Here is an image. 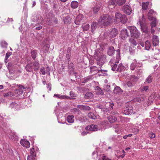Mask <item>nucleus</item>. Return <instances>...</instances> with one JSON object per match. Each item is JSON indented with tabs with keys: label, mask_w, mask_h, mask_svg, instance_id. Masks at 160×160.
Segmentation results:
<instances>
[{
	"label": "nucleus",
	"mask_w": 160,
	"mask_h": 160,
	"mask_svg": "<svg viewBox=\"0 0 160 160\" xmlns=\"http://www.w3.org/2000/svg\"><path fill=\"white\" fill-rule=\"evenodd\" d=\"M94 58L97 61V64H98L99 66H102L106 61V56L99 52H97L94 54Z\"/></svg>",
	"instance_id": "1"
},
{
	"label": "nucleus",
	"mask_w": 160,
	"mask_h": 160,
	"mask_svg": "<svg viewBox=\"0 0 160 160\" xmlns=\"http://www.w3.org/2000/svg\"><path fill=\"white\" fill-rule=\"evenodd\" d=\"M111 20L112 18L110 16L108 15H104L100 18L98 22L104 26H107L110 24Z\"/></svg>",
	"instance_id": "2"
},
{
	"label": "nucleus",
	"mask_w": 160,
	"mask_h": 160,
	"mask_svg": "<svg viewBox=\"0 0 160 160\" xmlns=\"http://www.w3.org/2000/svg\"><path fill=\"white\" fill-rule=\"evenodd\" d=\"M138 78V77L134 75H131L129 79V80L127 83L128 87L131 88L135 85L137 82Z\"/></svg>",
	"instance_id": "3"
},
{
	"label": "nucleus",
	"mask_w": 160,
	"mask_h": 160,
	"mask_svg": "<svg viewBox=\"0 0 160 160\" xmlns=\"http://www.w3.org/2000/svg\"><path fill=\"white\" fill-rule=\"evenodd\" d=\"M128 28L131 33V37L136 38H139L140 33L136 27L132 26L129 27Z\"/></svg>",
	"instance_id": "4"
},
{
	"label": "nucleus",
	"mask_w": 160,
	"mask_h": 160,
	"mask_svg": "<svg viewBox=\"0 0 160 160\" xmlns=\"http://www.w3.org/2000/svg\"><path fill=\"white\" fill-rule=\"evenodd\" d=\"M32 20L34 22L41 24L42 22L43 18L40 15L35 13L33 15Z\"/></svg>",
	"instance_id": "5"
},
{
	"label": "nucleus",
	"mask_w": 160,
	"mask_h": 160,
	"mask_svg": "<svg viewBox=\"0 0 160 160\" xmlns=\"http://www.w3.org/2000/svg\"><path fill=\"white\" fill-rule=\"evenodd\" d=\"M85 129L87 130L90 131L92 132H95L100 130L101 128L97 125L91 124L88 125L86 127Z\"/></svg>",
	"instance_id": "6"
},
{
	"label": "nucleus",
	"mask_w": 160,
	"mask_h": 160,
	"mask_svg": "<svg viewBox=\"0 0 160 160\" xmlns=\"http://www.w3.org/2000/svg\"><path fill=\"white\" fill-rule=\"evenodd\" d=\"M133 112V108L131 105L126 106L125 109L122 110V112L126 115H131Z\"/></svg>",
	"instance_id": "7"
},
{
	"label": "nucleus",
	"mask_w": 160,
	"mask_h": 160,
	"mask_svg": "<svg viewBox=\"0 0 160 160\" xmlns=\"http://www.w3.org/2000/svg\"><path fill=\"white\" fill-rule=\"evenodd\" d=\"M129 33L128 30L126 29H122L121 30L120 37L122 39L125 40L129 36Z\"/></svg>",
	"instance_id": "8"
},
{
	"label": "nucleus",
	"mask_w": 160,
	"mask_h": 160,
	"mask_svg": "<svg viewBox=\"0 0 160 160\" xmlns=\"http://www.w3.org/2000/svg\"><path fill=\"white\" fill-rule=\"evenodd\" d=\"M122 10L125 13L128 15L131 14L132 12L131 7L128 5H126L123 6Z\"/></svg>",
	"instance_id": "9"
},
{
	"label": "nucleus",
	"mask_w": 160,
	"mask_h": 160,
	"mask_svg": "<svg viewBox=\"0 0 160 160\" xmlns=\"http://www.w3.org/2000/svg\"><path fill=\"white\" fill-rule=\"evenodd\" d=\"M83 18V15L82 14H79L77 17L75 21V23L76 25H79L81 22H83L84 21Z\"/></svg>",
	"instance_id": "10"
},
{
	"label": "nucleus",
	"mask_w": 160,
	"mask_h": 160,
	"mask_svg": "<svg viewBox=\"0 0 160 160\" xmlns=\"http://www.w3.org/2000/svg\"><path fill=\"white\" fill-rule=\"evenodd\" d=\"M10 108L15 110H18L20 108V105L19 103H16L15 102H12L10 104Z\"/></svg>",
	"instance_id": "11"
},
{
	"label": "nucleus",
	"mask_w": 160,
	"mask_h": 160,
	"mask_svg": "<svg viewBox=\"0 0 160 160\" xmlns=\"http://www.w3.org/2000/svg\"><path fill=\"white\" fill-rule=\"evenodd\" d=\"M140 26L141 29H142L143 27H144L146 25L145 23V18L143 15L142 16L141 18H139V21L138 22V23Z\"/></svg>",
	"instance_id": "12"
},
{
	"label": "nucleus",
	"mask_w": 160,
	"mask_h": 160,
	"mask_svg": "<svg viewBox=\"0 0 160 160\" xmlns=\"http://www.w3.org/2000/svg\"><path fill=\"white\" fill-rule=\"evenodd\" d=\"M20 143L22 146L26 148H28L30 147V143L26 139H21Z\"/></svg>",
	"instance_id": "13"
},
{
	"label": "nucleus",
	"mask_w": 160,
	"mask_h": 160,
	"mask_svg": "<svg viewBox=\"0 0 160 160\" xmlns=\"http://www.w3.org/2000/svg\"><path fill=\"white\" fill-rule=\"evenodd\" d=\"M118 31L117 29L113 28L111 31H110L109 34L110 37L111 38H113L116 37L118 34Z\"/></svg>",
	"instance_id": "14"
},
{
	"label": "nucleus",
	"mask_w": 160,
	"mask_h": 160,
	"mask_svg": "<svg viewBox=\"0 0 160 160\" xmlns=\"http://www.w3.org/2000/svg\"><path fill=\"white\" fill-rule=\"evenodd\" d=\"M134 99L137 102H140L144 101L145 99V97L143 94H140Z\"/></svg>",
	"instance_id": "15"
},
{
	"label": "nucleus",
	"mask_w": 160,
	"mask_h": 160,
	"mask_svg": "<svg viewBox=\"0 0 160 160\" xmlns=\"http://www.w3.org/2000/svg\"><path fill=\"white\" fill-rule=\"evenodd\" d=\"M15 71H7L6 75L8 77L10 78H13L15 76Z\"/></svg>",
	"instance_id": "16"
},
{
	"label": "nucleus",
	"mask_w": 160,
	"mask_h": 160,
	"mask_svg": "<svg viewBox=\"0 0 160 160\" xmlns=\"http://www.w3.org/2000/svg\"><path fill=\"white\" fill-rule=\"evenodd\" d=\"M152 43L154 46L158 45L159 43L158 37L157 36L154 35L152 38Z\"/></svg>",
	"instance_id": "17"
},
{
	"label": "nucleus",
	"mask_w": 160,
	"mask_h": 160,
	"mask_svg": "<svg viewBox=\"0 0 160 160\" xmlns=\"http://www.w3.org/2000/svg\"><path fill=\"white\" fill-rule=\"evenodd\" d=\"M123 92L119 87L116 86L115 87L113 92L116 94H121Z\"/></svg>",
	"instance_id": "18"
},
{
	"label": "nucleus",
	"mask_w": 160,
	"mask_h": 160,
	"mask_svg": "<svg viewBox=\"0 0 160 160\" xmlns=\"http://www.w3.org/2000/svg\"><path fill=\"white\" fill-rule=\"evenodd\" d=\"M154 14V12L152 9L150 10L148 13V18L150 20H152L154 18H153V14Z\"/></svg>",
	"instance_id": "19"
},
{
	"label": "nucleus",
	"mask_w": 160,
	"mask_h": 160,
	"mask_svg": "<svg viewBox=\"0 0 160 160\" xmlns=\"http://www.w3.org/2000/svg\"><path fill=\"white\" fill-rule=\"evenodd\" d=\"M114 51L115 50L114 47L112 46H110L108 48L107 53L109 55L112 56L114 54Z\"/></svg>",
	"instance_id": "20"
},
{
	"label": "nucleus",
	"mask_w": 160,
	"mask_h": 160,
	"mask_svg": "<svg viewBox=\"0 0 160 160\" xmlns=\"http://www.w3.org/2000/svg\"><path fill=\"white\" fill-rule=\"evenodd\" d=\"M18 87L19 88L16 89V91H18V95H19L20 94H22L23 92V91L22 89H25L26 88V87L25 88L22 85H19Z\"/></svg>",
	"instance_id": "21"
},
{
	"label": "nucleus",
	"mask_w": 160,
	"mask_h": 160,
	"mask_svg": "<svg viewBox=\"0 0 160 160\" xmlns=\"http://www.w3.org/2000/svg\"><path fill=\"white\" fill-rule=\"evenodd\" d=\"M63 20L65 24H68L71 22V18L69 15H67L63 17Z\"/></svg>",
	"instance_id": "22"
},
{
	"label": "nucleus",
	"mask_w": 160,
	"mask_h": 160,
	"mask_svg": "<svg viewBox=\"0 0 160 160\" xmlns=\"http://www.w3.org/2000/svg\"><path fill=\"white\" fill-rule=\"evenodd\" d=\"M78 6V2L76 1H73L71 2V7L73 9L76 8Z\"/></svg>",
	"instance_id": "23"
},
{
	"label": "nucleus",
	"mask_w": 160,
	"mask_h": 160,
	"mask_svg": "<svg viewBox=\"0 0 160 160\" xmlns=\"http://www.w3.org/2000/svg\"><path fill=\"white\" fill-rule=\"evenodd\" d=\"M74 116L73 115H69L67 117V120L69 123H73L74 122Z\"/></svg>",
	"instance_id": "24"
},
{
	"label": "nucleus",
	"mask_w": 160,
	"mask_h": 160,
	"mask_svg": "<svg viewBox=\"0 0 160 160\" xmlns=\"http://www.w3.org/2000/svg\"><path fill=\"white\" fill-rule=\"evenodd\" d=\"M82 28L84 31H87L89 29L90 26L88 24L84 23L82 25Z\"/></svg>",
	"instance_id": "25"
},
{
	"label": "nucleus",
	"mask_w": 160,
	"mask_h": 160,
	"mask_svg": "<svg viewBox=\"0 0 160 160\" xmlns=\"http://www.w3.org/2000/svg\"><path fill=\"white\" fill-rule=\"evenodd\" d=\"M108 118L109 122L111 123H113L117 120L116 117L112 116H109L108 117Z\"/></svg>",
	"instance_id": "26"
},
{
	"label": "nucleus",
	"mask_w": 160,
	"mask_h": 160,
	"mask_svg": "<svg viewBox=\"0 0 160 160\" xmlns=\"http://www.w3.org/2000/svg\"><path fill=\"white\" fill-rule=\"evenodd\" d=\"M13 21V20L12 18H2V20L1 22H2L3 23H9L12 22Z\"/></svg>",
	"instance_id": "27"
},
{
	"label": "nucleus",
	"mask_w": 160,
	"mask_h": 160,
	"mask_svg": "<svg viewBox=\"0 0 160 160\" xmlns=\"http://www.w3.org/2000/svg\"><path fill=\"white\" fill-rule=\"evenodd\" d=\"M93 97V94L92 93L88 92L85 94L84 97L86 99H89L92 98Z\"/></svg>",
	"instance_id": "28"
},
{
	"label": "nucleus",
	"mask_w": 160,
	"mask_h": 160,
	"mask_svg": "<svg viewBox=\"0 0 160 160\" xmlns=\"http://www.w3.org/2000/svg\"><path fill=\"white\" fill-rule=\"evenodd\" d=\"M129 42L132 44V46L134 47L136 46L137 44V43L136 40L133 38H131L129 39Z\"/></svg>",
	"instance_id": "29"
},
{
	"label": "nucleus",
	"mask_w": 160,
	"mask_h": 160,
	"mask_svg": "<svg viewBox=\"0 0 160 160\" xmlns=\"http://www.w3.org/2000/svg\"><path fill=\"white\" fill-rule=\"evenodd\" d=\"M97 27V23L96 22H93L91 25L92 32L94 31Z\"/></svg>",
	"instance_id": "30"
},
{
	"label": "nucleus",
	"mask_w": 160,
	"mask_h": 160,
	"mask_svg": "<svg viewBox=\"0 0 160 160\" xmlns=\"http://www.w3.org/2000/svg\"><path fill=\"white\" fill-rule=\"evenodd\" d=\"M30 156H33L35 157H36V152L35 149L33 148H32L30 149Z\"/></svg>",
	"instance_id": "31"
},
{
	"label": "nucleus",
	"mask_w": 160,
	"mask_h": 160,
	"mask_svg": "<svg viewBox=\"0 0 160 160\" xmlns=\"http://www.w3.org/2000/svg\"><path fill=\"white\" fill-rule=\"evenodd\" d=\"M88 116L91 119H95L97 118V116L92 112H89L88 114Z\"/></svg>",
	"instance_id": "32"
},
{
	"label": "nucleus",
	"mask_w": 160,
	"mask_h": 160,
	"mask_svg": "<svg viewBox=\"0 0 160 160\" xmlns=\"http://www.w3.org/2000/svg\"><path fill=\"white\" fill-rule=\"evenodd\" d=\"M151 47L150 42L148 41H146L145 42V49L147 50H149Z\"/></svg>",
	"instance_id": "33"
},
{
	"label": "nucleus",
	"mask_w": 160,
	"mask_h": 160,
	"mask_svg": "<svg viewBox=\"0 0 160 160\" xmlns=\"http://www.w3.org/2000/svg\"><path fill=\"white\" fill-rule=\"evenodd\" d=\"M78 91L81 92H86L88 91V89L86 88L82 87H78L77 88Z\"/></svg>",
	"instance_id": "34"
},
{
	"label": "nucleus",
	"mask_w": 160,
	"mask_h": 160,
	"mask_svg": "<svg viewBox=\"0 0 160 160\" xmlns=\"http://www.w3.org/2000/svg\"><path fill=\"white\" fill-rule=\"evenodd\" d=\"M3 95L4 97H7L9 96L11 97L12 96H15L12 93V92H7L4 93L3 94Z\"/></svg>",
	"instance_id": "35"
},
{
	"label": "nucleus",
	"mask_w": 160,
	"mask_h": 160,
	"mask_svg": "<svg viewBox=\"0 0 160 160\" xmlns=\"http://www.w3.org/2000/svg\"><path fill=\"white\" fill-rule=\"evenodd\" d=\"M148 2L142 3V9L144 10H146L148 8Z\"/></svg>",
	"instance_id": "36"
},
{
	"label": "nucleus",
	"mask_w": 160,
	"mask_h": 160,
	"mask_svg": "<svg viewBox=\"0 0 160 160\" xmlns=\"http://www.w3.org/2000/svg\"><path fill=\"white\" fill-rule=\"evenodd\" d=\"M98 75L99 76H105L107 75V74L106 73L107 71H98Z\"/></svg>",
	"instance_id": "37"
},
{
	"label": "nucleus",
	"mask_w": 160,
	"mask_h": 160,
	"mask_svg": "<svg viewBox=\"0 0 160 160\" xmlns=\"http://www.w3.org/2000/svg\"><path fill=\"white\" fill-rule=\"evenodd\" d=\"M127 19L126 17V15H122L121 18L120 20L121 21V22L122 23H125L127 21Z\"/></svg>",
	"instance_id": "38"
},
{
	"label": "nucleus",
	"mask_w": 160,
	"mask_h": 160,
	"mask_svg": "<svg viewBox=\"0 0 160 160\" xmlns=\"http://www.w3.org/2000/svg\"><path fill=\"white\" fill-rule=\"evenodd\" d=\"M34 66V69L35 70H38L39 68V64L38 62L37 61H35L34 62V63L33 64Z\"/></svg>",
	"instance_id": "39"
},
{
	"label": "nucleus",
	"mask_w": 160,
	"mask_h": 160,
	"mask_svg": "<svg viewBox=\"0 0 160 160\" xmlns=\"http://www.w3.org/2000/svg\"><path fill=\"white\" fill-rule=\"evenodd\" d=\"M72 112L74 114H79L81 113L80 111L78 109L74 108L72 110Z\"/></svg>",
	"instance_id": "40"
},
{
	"label": "nucleus",
	"mask_w": 160,
	"mask_h": 160,
	"mask_svg": "<svg viewBox=\"0 0 160 160\" xmlns=\"http://www.w3.org/2000/svg\"><path fill=\"white\" fill-rule=\"evenodd\" d=\"M31 56L32 58L35 59L37 57V52L36 50H33L31 52Z\"/></svg>",
	"instance_id": "41"
},
{
	"label": "nucleus",
	"mask_w": 160,
	"mask_h": 160,
	"mask_svg": "<svg viewBox=\"0 0 160 160\" xmlns=\"http://www.w3.org/2000/svg\"><path fill=\"white\" fill-rule=\"evenodd\" d=\"M126 68H125L122 64V63H120L118 65V68L117 70H125Z\"/></svg>",
	"instance_id": "42"
},
{
	"label": "nucleus",
	"mask_w": 160,
	"mask_h": 160,
	"mask_svg": "<svg viewBox=\"0 0 160 160\" xmlns=\"http://www.w3.org/2000/svg\"><path fill=\"white\" fill-rule=\"evenodd\" d=\"M104 89L107 92H111L110 86L109 85H105L104 87Z\"/></svg>",
	"instance_id": "43"
},
{
	"label": "nucleus",
	"mask_w": 160,
	"mask_h": 160,
	"mask_svg": "<svg viewBox=\"0 0 160 160\" xmlns=\"http://www.w3.org/2000/svg\"><path fill=\"white\" fill-rule=\"evenodd\" d=\"M126 2V0H118L117 4L119 6H121L124 4Z\"/></svg>",
	"instance_id": "44"
},
{
	"label": "nucleus",
	"mask_w": 160,
	"mask_h": 160,
	"mask_svg": "<svg viewBox=\"0 0 160 160\" xmlns=\"http://www.w3.org/2000/svg\"><path fill=\"white\" fill-rule=\"evenodd\" d=\"M122 15L119 12H116L115 14V18L116 19H120Z\"/></svg>",
	"instance_id": "45"
},
{
	"label": "nucleus",
	"mask_w": 160,
	"mask_h": 160,
	"mask_svg": "<svg viewBox=\"0 0 160 160\" xmlns=\"http://www.w3.org/2000/svg\"><path fill=\"white\" fill-rule=\"evenodd\" d=\"M10 138L13 141H16L18 138V137L15 134L10 136Z\"/></svg>",
	"instance_id": "46"
},
{
	"label": "nucleus",
	"mask_w": 160,
	"mask_h": 160,
	"mask_svg": "<svg viewBox=\"0 0 160 160\" xmlns=\"http://www.w3.org/2000/svg\"><path fill=\"white\" fill-rule=\"evenodd\" d=\"M153 21L152 22L151 25V27H155L156 26V20L155 18H154L153 19Z\"/></svg>",
	"instance_id": "47"
},
{
	"label": "nucleus",
	"mask_w": 160,
	"mask_h": 160,
	"mask_svg": "<svg viewBox=\"0 0 160 160\" xmlns=\"http://www.w3.org/2000/svg\"><path fill=\"white\" fill-rule=\"evenodd\" d=\"M121 59L120 54H116V58L115 63H118L119 60Z\"/></svg>",
	"instance_id": "48"
},
{
	"label": "nucleus",
	"mask_w": 160,
	"mask_h": 160,
	"mask_svg": "<svg viewBox=\"0 0 160 160\" xmlns=\"http://www.w3.org/2000/svg\"><path fill=\"white\" fill-rule=\"evenodd\" d=\"M50 4H53V8H56V5L57 4L56 3V2L55 0H49Z\"/></svg>",
	"instance_id": "49"
},
{
	"label": "nucleus",
	"mask_w": 160,
	"mask_h": 160,
	"mask_svg": "<svg viewBox=\"0 0 160 160\" xmlns=\"http://www.w3.org/2000/svg\"><path fill=\"white\" fill-rule=\"evenodd\" d=\"M152 76L150 75L146 79V82L148 83H150L152 82Z\"/></svg>",
	"instance_id": "50"
},
{
	"label": "nucleus",
	"mask_w": 160,
	"mask_h": 160,
	"mask_svg": "<svg viewBox=\"0 0 160 160\" xmlns=\"http://www.w3.org/2000/svg\"><path fill=\"white\" fill-rule=\"evenodd\" d=\"M91 79V78L87 77L82 81V83H85L87 82L88 81H90Z\"/></svg>",
	"instance_id": "51"
},
{
	"label": "nucleus",
	"mask_w": 160,
	"mask_h": 160,
	"mask_svg": "<svg viewBox=\"0 0 160 160\" xmlns=\"http://www.w3.org/2000/svg\"><path fill=\"white\" fill-rule=\"evenodd\" d=\"M91 110V108L88 106L83 105V110L85 111H89Z\"/></svg>",
	"instance_id": "52"
},
{
	"label": "nucleus",
	"mask_w": 160,
	"mask_h": 160,
	"mask_svg": "<svg viewBox=\"0 0 160 160\" xmlns=\"http://www.w3.org/2000/svg\"><path fill=\"white\" fill-rule=\"evenodd\" d=\"M60 98V99H71V98H70V97H69V96H66V95H61Z\"/></svg>",
	"instance_id": "53"
},
{
	"label": "nucleus",
	"mask_w": 160,
	"mask_h": 160,
	"mask_svg": "<svg viewBox=\"0 0 160 160\" xmlns=\"http://www.w3.org/2000/svg\"><path fill=\"white\" fill-rule=\"evenodd\" d=\"M100 9V8L99 7H95L93 8V12L94 13H96Z\"/></svg>",
	"instance_id": "54"
},
{
	"label": "nucleus",
	"mask_w": 160,
	"mask_h": 160,
	"mask_svg": "<svg viewBox=\"0 0 160 160\" xmlns=\"http://www.w3.org/2000/svg\"><path fill=\"white\" fill-rule=\"evenodd\" d=\"M136 63H134V62L132 63L131 64L130 68L131 70H134L135 69H136V66L135 65Z\"/></svg>",
	"instance_id": "55"
},
{
	"label": "nucleus",
	"mask_w": 160,
	"mask_h": 160,
	"mask_svg": "<svg viewBox=\"0 0 160 160\" xmlns=\"http://www.w3.org/2000/svg\"><path fill=\"white\" fill-rule=\"evenodd\" d=\"M12 54V52H8L6 53L5 58V60H7V59H8V58L9 57V56L11 55Z\"/></svg>",
	"instance_id": "56"
},
{
	"label": "nucleus",
	"mask_w": 160,
	"mask_h": 160,
	"mask_svg": "<svg viewBox=\"0 0 160 160\" xmlns=\"http://www.w3.org/2000/svg\"><path fill=\"white\" fill-rule=\"evenodd\" d=\"M74 66L72 63H70L68 65V69L69 70H72L74 69Z\"/></svg>",
	"instance_id": "57"
},
{
	"label": "nucleus",
	"mask_w": 160,
	"mask_h": 160,
	"mask_svg": "<svg viewBox=\"0 0 160 160\" xmlns=\"http://www.w3.org/2000/svg\"><path fill=\"white\" fill-rule=\"evenodd\" d=\"M110 66L112 68V70H115L117 66V64L115 63H113L112 65H111Z\"/></svg>",
	"instance_id": "58"
},
{
	"label": "nucleus",
	"mask_w": 160,
	"mask_h": 160,
	"mask_svg": "<svg viewBox=\"0 0 160 160\" xmlns=\"http://www.w3.org/2000/svg\"><path fill=\"white\" fill-rule=\"evenodd\" d=\"M32 63H28L26 67V69L27 70L30 69H33V68H31L32 66Z\"/></svg>",
	"instance_id": "59"
},
{
	"label": "nucleus",
	"mask_w": 160,
	"mask_h": 160,
	"mask_svg": "<svg viewBox=\"0 0 160 160\" xmlns=\"http://www.w3.org/2000/svg\"><path fill=\"white\" fill-rule=\"evenodd\" d=\"M142 63H137V65H136V69H137V70H141L142 69L138 68H141V66H142Z\"/></svg>",
	"instance_id": "60"
},
{
	"label": "nucleus",
	"mask_w": 160,
	"mask_h": 160,
	"mask_svg": "<svg viewBox=\"0 0 160 160\" xmlns=\"http://www.w3.org/2000/svg\"><path fill=\"white\" fill-rule=\"evenodd\" d=\"M28 160H35V157L28 155L27 157Z\"/></svg>",
	"instance_id": "61"
},
{
	"label": "nucleus",
	"mask_w": 160,
	"mask_h": 160,
	"mask_svg": "<svg viewBox=\"0 0 160 160\" xmlns=\"http://www.w3.org/2000/svg\"><path fill=\"white\" fill-rule=\"evenodd\" d=\"M129 52L131 55H133L135 53V50L132 48L130 47L129 48Z\"/></svg>",
	"instance_id": "62"
},
{
	"label": "nucleus",
	"mask_w": 160,
	"mask_h": 160,
	"mask_svg": "<svg viewBox=\"0 0 160 160\" xmlns=\"http://www.w3.org/2000/svg\"><path fill=\"white\" fill-rule=\"evenodd\" d=\"M108 104L109 106V108L110 110L113 109V107L114 106V104L113 103L110 102Z\"/></svg>",
	"instance_id": "63"
},
{
	"label": "nucleus",
	"mask_w": 160,
	"mask_h": 160,
	"mask_svg": "<svg viewBox=\"0 0 160 160\" xmlns=\"http://www.w3.org/2000/svg\"><path fill=\"white\" fill-rule=\"evenodd\" d=\"M141 29L143 32H145V33H147L148 32L147 28L146 25H145L144 27H143Z\"/></svg>",
	"instance_id": "64"
}]
</instances>
